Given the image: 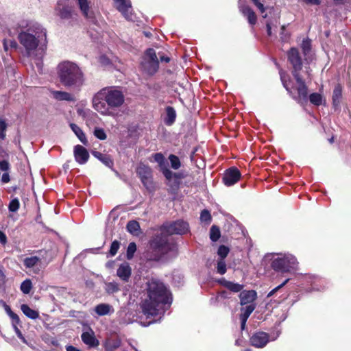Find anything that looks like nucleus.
<instances>
[{
    "label": "nucleus",
    "mask_w": 351,
    "mask_h": 351,
    "mask_svg": "<svg viewBox=\"0 0 351 351\" xmlns=\"http://www.w3.org/2000/svg\"><path fill=\"white\" fill-rule=\"evenodd\" d=\"M189 223L183 220H177L160 228V232L155 234L149 241L147 249L143 254L146 263L167 261L178 254V245L169 241V236L184 234L189 231Z\"/></svg>",
    "instance_id": "nucleus-1"
},
{
    "label": "nucleus",
    "mask_w": 351,
    "mask_h": 351,
    "mask_svg": "<svg viewBox=\"0 0 351 351\" xmlns=\"http://www.w3.org/2000/svg\"><path fill=\"white\" fill-rule=\"evenodd\" d=\"M21 29L18 40L25 49L26 55L38 60L36 65L42 70L43 58L47 48V31L40 23L29 19H21L18 22Z\"/></svg>",
    "instance_id": "nucleus-2"
},
{
    "label": "nucleus",
    "mask_w": 351,
    "mask_h": 351,
    "mask_svg": "<svg viewBox=\"0 0 351 351\" xmlns=\"http://www.w3.org/2000/svg\"><path fill=\"white\" fill-rule=\"evenodd\" d=\"M147 298L141 304L144 315L156 316L165 313L172 303L170 290L160 280L152 278L146 283Z\"/></svg>",
    "instance_id": "nucleus-3"
},
{
    "label": "nucleus",
    "mask_w": 351,
    "mask_h": 351,
    "mask_svg": "<svg viewBox=\"0 0 351 351\" xmlns=\"http://www.w3.org/2000/svg\"><path fill=\"white\" fill-rule=\"evenodd\" d=\"M125 101L123 92L117 87L104 88L93 97V108L102 115L115 117L117 109Z\"/></svg>",
    "instance_id": "nucleus-4"
},
{
    "label": "nucleus",
    "mask_w": 351,
    "mask_h": 351,
    "mask_svg": "<svg viewBox=\"0 0 351 351\" xmlns=\"http://www.w3.org/2000/svg\"><path fill=\"white\" fill-rule=\"evenodd\" d=\"M57 75L61 84L67 88L80 90L84 85V75L73 62L62 61L57 66Z\"/></svg>",
    "instance_id": "nucleus-5"
},
{
    "label": "nucleus",
    "mask_w": 351,
    "mask_h": 351,
    "mask_svg": "<svg viewBox=\"0 0 351 351\" xmlns=\"http://www.w3.org/2000/svg\"><path fill=\"white\" fill-rule=\"evenodd\" d=\"M298 262L296 258L291 254H284L274 258L271 263V267L277 272L287 273L298 269Z\"/></svg>",
    "instance_id": "nucleus-6"
},
{
    "label": "nucleus",
    "mask_w": 351,
    "mask_h": 351,
    "mask_svg": "<svg viewBox=\"0 0 351 351\" xmlns=\"http://www.w3.org/2000/svg\"><path fill=\"white\" fill-rule=\"evenodd\" d=\"M136 173L144 187L149 192H154L156 189L154 181L153 171L150 167L140 162L136 169Z\"/></svg>",
    "instance_id": "nucleus-7"
},
{
    "label": "nucleus",
    "mask_w": 351,
    "mask_h": 351,
    "mask_svg": "<svg viewBox=\"0 0 351 351\" xmlns=\"http://www.w3.org/2000/svg\"><path fill=\"white\" fill-rule=\"evenodd\" d=\"M141 64L143 71L148 75H152L158 71L159 62L154 49L150 48L146 51Z\"/></svg>",
    "instance_id": "nucleus-8"
},
{
    "label": "nucleus",
    "mask_w": 351,
    "mask_h": 351,
    "mask_svg": "<svg viewBox=\"0 0 351 351\" xmlns=\"http://www.w3.org/2000/svg\"><path fill=\"white\" fill-rule=\"evenodd\" d=\"M287 59L292 66V74L293 76L299 75L302 71L303 64H307L303 62L298 49L295 47L291 48L287 52Z\"/></svg>",
    "instance_id": "nucleus-9"
},
{
    "label": "nucleus",
    "mask_w": 351,
    "mask_h": 351,
    "mask_svg": "<svg viewBox=\"0 0 351 351\" xmlns=\"http://www.w3.org/2000/svg\"><path fill=\"white\" fill-rule=\"evenodd\" d=\"M241 173L238 168L232 167L226 169L223 173L222 181L227 186H230L236 184L241 178Z\"/></svg>",
    "instance_id": "nucleus-10"
},
{
    "label": "nucleus",
    "mask_w": 351,
    "mask_h": 351,
    "mask_svg": "<svg viewBox=\"0 0 351 351\" xmlns=\"http://www.w3.org/2000/svg\"><path fill=\"white\" fill-rule=\"evenodd\" d=\"M114 7L128 21H133L132 3L130 0H113Z\"/></svg>",
    "instance_id": "nucleus-11"
},
{
    "label": "nucleus",
    "mask_w": 351,
    "mask_h": 351,
    "mask_svg": "<svg viewBox=\"0 0 351 351\" xmlns=\"http://www.w3.org/2000/svg\"><path fill=\"white\" fill-rule=\"evenodd\" d=\"M269 341V335L265 332L258 331L250 338V344L257 348H264Z\"/></svg>",
    "instance_id": "nucleus-12"
},
{
    "label": "nucleus",
    "mask_w": 351,
    "mask_h": 351,
    "mask_svg": "<svg viewBox=\"0 0 351 351\" xmlns=\"http://www.w3.org/2000/svg\"><path fill=\"white\" fill-rule=\"evenodd\" d=\"M296 80L298 84L297 91H298V97H295V99L298 100V102L306 101H307V95H308V88L305 84L304 81L302 79L301 75L293 76Z\"/></svg>",
    "instance_id": "nucleus-13"
},
{
    "label": "nucleus",
    "mask_w": 351,
    "mask_h": 351,
    "mask_svg": "<svg viewBox=\"0 0 351 351\" xmlns=\"http://www.w3.org/2000/svg\"><path fill=\"white\" fill-rule=\"evenodd\" d=\"M163 175L167 180L166 184L169 186V193L176 194L180 189L181 182L172 178L173 172L170 169H165Z\"/></svg>",
    "instance_id": "nucleus-14"
},
{
    "label": "nucleus",
    "mask_w": 351,
    "mask_h": 351,
    "mask_svg": "<svg viewBox=\"0 0 351 351\" xmlns=\"http://www.w3.org/2000/svg\"><path fill=\"white\" fill-rule=\"evenodd\" d=\"M239 8L242 14L247 17L250 25H254L256 23V16L254 12L243 1H239Z\"/></svg>",
    "instance_id": "nucleus-15"
},
{
    "label": "nucleus",
    "mask_w": 351,
    "mask_h": 351,
    "mask_svg": "<svg viewBox=\"0 0 351 351\" xmlns=\"http://www.w3.org/2000/svg\"><path fill=\"white\" fill-rule=\"evenodd\" d=\"M239 298L241 306L255 304L254 301L257 298V293L254 290H244L240 293Z\"/></svg>",
    "instance_id": "nucleus-16"
},
{
    "label": "nucleus",
    "mask_w": 351,
    "mask_h": 351,
    "mask_svg": "<svg viewBox=\"0 0 351 351\" xmlns=\"http://www.w3.org/2000/svg\"><path fill=\"white\" fill-rule=\"evenodd\" d=\"M132 274V269L129 263L125 262L121 263L117 270V275L124 282H128Z\"/></svg>",
    "instance_id": "nucleus-17"
},
{
    "label": "nucleus",
    "mask_w": 351,
    "mask_h": 351,
    "mask_svg": "<svg viewBox=\"0 0 351 351\" xmlns=\"http://www.w3.org/2000/svg\"><path fill=\"white\" fill-rule=\"evenodd\" d=\"M50 93L51 97L57 101H75V96L69 92L52 90Z\"/></svg>",
    "instance_id": "nucleus-18"
},
{
    "label": "nucleus",
    "mask_w": 351,
    "mask_h": 351,
    "mask_svg": "<svg viewBox=\"0 0 351 351\" xmlns=\"http://www.w3.org/2000/svg\"><path fill=\"white\" fill-rule=\"evenodd\" d=\"M81 338L82 341L90 348H97L99 345V341L95 337L93 332H84Z\"/></svg>",
    "instance_id": "nucleus-19"
},
{
    "label": "nucleus",
    "mask_w": 351,
    "mask_h": 351,
    "mask_svg": "<svg viewBox=\"0 0 351 351\" xmlns=\"http://www.w3.org/2000/svg\"><path fill=\"white\" fill-rule=\"evenodd\" d=\"M301 49L304 57V61L309 64L313 60L311 40L309 39H304L301 44Z\"/></svg>",
    "instance_id": "nucleus-20"
},
{
    "label": "nucleus",
    "mask_w": 351,
    "mask_h": 351,
    "mask_svg": "<svg viewBox=\"0 0 351 351\" xmlns=\"http://www.w3.org/2000/svg\"><path fill=\"white\" fill-rule=\"evenodd\" d=\"M58 15L62 19H69L71 17V9L69 5H63L58 1L56 8Z\"/></svg>",
    "instance_id": "nucleus-21"
},
{
    "label": "nucleus",
    "mask_w": 351,
    "mask_h": 351,
    "mask_svg": "<svg viewBox=\"0 0 351 351\" xmlns=\"http://www.w3.org/2000/svg\"><path fill=\"white\" fill-rule=\"evenodd\" d=\"M219 282L221 285H223L224 287L227 288L228 290H230V291L234 292V293H238V292L241 293L242 289L244 287V286L243 285L233 282L231 281H228L224 278L219 280Z\"/></svg>",
    "instance_id": "nucleus-22"
},
{
    "label": "nucleus",
    "mask_w": 351,
    "mask_h": 351,
    "mask_svg": "<svg viewBox=\"0 0 351 351\" xmlns=\"http://www.w3.org/2000/svg\"><path fill=\"white\" fill-rule=\"evenodd\" d=\"M128 232L134 236H138L141 233L139 223L136 220L129 221L126 226Z\"/></svg>",
    "instance_id": "nucleus-23"
},
{
    "label": "nucleus",
    "mask_w": 351,
    "mask_h": 351,
    "mask_svg": "<svg viewBox=\"0 0 351 351\" xmlns=\"http://www.w3.org/2000/svg\"><path fill=\"white\" fill-rule=\"evenodd\" d=\"M121 346V341L119 339H108L104 343L106 351H116Z\"/></svg>",
    "instance_id": "nucleus-24"
},
{
    "label": "nucleus",
    "mask_w": 351,
    "mask_h": 351,
    "mask_svg": "<svg viewBox=\"0 0 351 351\" xmlns=\"http://www.w3.org/2000/svg\"><path fill=\"white\" fill-rule=\"evenodd\" d=\"M40 263L41 258L36 256L26 257L23 260V265L25 268H34L38 265H40Z\"/></svg>",
    "instance_id": "nucleus-25"
},
{
    "label": "nucleus",
    "mask_w": 351,
    "mask_h": 351,
    "mask_svg": "<svg viewBox=\"0 0 351 351\" xmlns=\"http://www.w3.org/2000/svg\"><path fill=\"white\" fill-rule=\"evenodd\" d=\"M77 3L79 8L83 14V16L86 18L90 17V0H77Z\"/></svg>",
    "instance_id": "nucleus-26"
},
{
    "label": "nucleus",
    "mask_w": 351,
    "mask_h": 351,
    "mask_svg": "<svg viewBox=\"0 0 351 351\" xmlns=\"http://www.w3.org/2000/svg\"><path fill=\"white\" fill-rule=\"evenodd\" d=\"M176 117V112L174 108L171 106H168L166 108V117L165 119V123L167 125H172Z\"/></svg>",
    "instance_id": "nucleus-27"
},
{
    "label": "nucleus",
    "mask_w": 351,
    "mask_h": 351,
    "mask_svg": "<svg viewBox=\"0 0 351 351\" xmlns=\"http://www.w3.org/2000/svg\"><path fill=\"white\" fill-rule=\"evenodd\" d=\"M150 161H155L158 162L160 170L164 174L165 169H169L167 168V162L166 161V159L165 158V155H154L153 156V160L152 158L149 159Z\"/></svg>",
    "instance_id": "nucleus-28"
},
{
    "label": "nucleus",
    "mask_w": 351,
    "mask_h": 351,
    "mask_svg": "<svg viewBox=\"0 0 351 351\" xmlns=\"http://www.w3.org/2000/svg\"><path fill=\"white\" fill-rule=\"evenodd\" d=\"M21 308L25 315L30 319H36L39 317L38 312L31 308L27 304H22Z\"/></svg>",
    "instance_id": "nucleus-29"
},
{
    "label": "nucleus",
    "mask_w": 351,
    "mask_h": 351,
    "mask_svg": "<svg viewBox=\"0 0 351 351\" xmlns=\"http://www.w3.org/2000/svg\"><path fill=\"white\" fill-rule=\"evenodd\" d=\"M342 96V88L339 84L335 86L332 93V103L335 107H337Z\"/></svg>",
    "instance_id": "nucleus-30"
},
{
    "label": "nucleus",
    "mask_w": 351,
    "mask_h": 351,
    "mask_svg": "<svg viewBox=\"0 0 351 351\" xmlns=\"http://www.w3.org/2000/svg\"><path fill=\"white\" fill-rule=\"evenodd\" d=\"M112 306L108 304H99L95 306V313L100 316H104L109 314Z\"/></svg>",
    "instance_id": "nucleus-31"
},
{
    "label": "nucleus",
    "mask_w": 351,
    "mask_h": 351,
    "mask_svg": "<svg viewBox=\"0 0 351 351\" xmlns=\"http://www.w3.org/2000/svg\"><path fill=\"white\" fill-rule=\"evenodd\" d=\"M70 128L82 143H84L86 141L84 133L78 125L75 123H71Z\"/></svg>",
    "instance_id": "nucleus-32"
},
{
    "label": "nucleus",
    "mask_w": 351,
    "mask_h": 351,
    "mask_svg": "<svg viewBox=\"0 0 351 351\" xmlns=\"http://www.w3.org/2000/svg\"><path fill=\"white\" fill-rule=\"evenodd\" d=\"M256 304H250L247 305L245 307H242L241 308V313L240 315V317L247 318L248 319L250 315L252 314V313L254 311L256 308Z\"/></svg>",
    "instance_id": "nucleus-33"
},
{
    "label": "nucleus",
    "mask_w": 351,
    "mask_h": 351,
    "mask_svg": "<svg viewBox=\"0 0 351 351\" xmlns=\"http://www.w3.org/2000/svg\"><path fill=\"white\" fill-rule=\"evenodd\" d=\"M221 237L219 228L216 225H213L210 230V239L212 241H217Z\"/></svg>",
    "instance_id": "nucleus-34"
},
{
    "label": "nucleus",
    "mask_w": 351,
    "mask_h": 351,
    "mask_svg": "<svg viewBox=\"0 0 351 351\" xmlns=\"http://www.w3.org/2000/svg\"><path fill=\"white\" fill-rule=\"evenodd\" d=\"M120 245L121 243L119 241H113L110 245L108 252L106 254L107 257H112L115 256L120 247Z\"/></svg>",
    "instance_id": "nucleus-35"
},
{
    "label": "nucleus",
    "mask_w": 351,
    "mask_h": 351,
    "mask_svg": "<svg viewBox=\"0 0 351 351\" xmlns=\"http://www.w3.org/2000/svg\"><path fill=\"white\" fill-rule=\"evenodd\" d=\"M98 158L101 162H103L106 167L112 168L113 167V161L110 158V155H94Z\"/></svg>",
    "instance_id": "nucleus-36"
},
{
    "label": "nucleus",
    "mask_w": 351,
    "mask_h": 351,
    "mask_svg": "<svg viewBox=\"0 0 351 351\" xmlns=\"http://www.w3.org/2000/svg\"><path fill=\"white\" fill-rule=\"evenodd\" d=\"M21 291L25 293L28 294L32 289V283L31 280L26 279L21 285Z\"/></svg>",
    "instance_id": "nucleus-37"
},
{
    "label": "nucleus",
    "mask_w": 351,
    "mask_h": 351,
    "mask_svg": "<svg viewBox=\"0 0 351 351\" xmlns=\"http://www.w3.org/2000/svg\"><path fill=\"white\" fill-rule=\"evenodd\" d=\"M309 100L312 104L320 106L322 104V96L319 93H312L309 95Z\"/></svg>",
    "instance_id": "nucleus-38"
},
{
    "label": "nucleus",
    "mask_w": 351,
    "mask_h": 351,
    "mask_svg": "<svg viewBox=\"0 0 351 351\" xmlns=\"http://www.w3.org/2000/svg\"><path fill=\"white\" fill-rule=\"evenodd\" d=\"M200 220L202 222L205 223L206 224H210L212 221V216L207 209H204L202 210L200 214Z\"/></svg>",
    "instance_id": "nucleus-39"
},
{
    "label": "nucleus",
    "mask_w": 351,
    "mask_h": 351,
    "mask_svg": "<svg viewBox=\"0 0 351 351\" xmlns=\"http://www.w3.org/2000/svg\"><path fill=\"white\" fill-rule=\"evenodd\" d=\"M119 290V285L115 282H110L106 285V291L109 294L117 293Z\"/></svg>",
    "instance_id": "nucleus-40"
},
{
    "label": "nucleus",
    "mask_w": 351,
    "mask_h": 351,
    "mask_svg": "<svg viewBox=\"0 0 351 351\" xmlns=\"http://www.w3.org/2000/svg\"><path fill=\"white\" fill-rule=\"evenodd\" d=\"M136 250V245L134 242L129 243L127 248L126 256L128 260L132 259L134 257V254Z\"/></svg>",
    "instance_id": "nucleus-41"
},
{
    "label": "nucleus",
    "mask_w": 351,
    "mask_h": 351,
    "mask_svg": "<svg viewBox=\"0 0 351 351\" xmlns=\"http://www.w3.org/2000/svg\"><path fill=\"white\" fill-rule=\"evenodd\" d=\"M230 252L229 248L223 245H221L219 247L217 250V254L219 255V259L224 260L225 258L228 256Z\"/></svg>",
    "instance_id": "nucleus-42"
},
{
    "label": "nucleus",
    "mask_w": 351,
    "mask_h": 351,
    "mask_svg": "<svg viewBox=\"0 0 351 351\" xmlns=\"http://www.w3.org/2000/svg\"><path fill=\"white\" fill-rule=\"evenodd\" d=\"M227 271L225 260L218 259L217 265V272L221 275L224 274Z\"/></svg>",
    "instance_id": "nucleus-43"
},
{
    "label": "nucleus",
    "mask_w": 351,
    "mask_h": 351,
    "mask_svg": "<svg viewBox=\"0 0 351 351\" xmlns=\"http://www.w3.org/2000/svg\"><path fill=\"white\" fill-rule=\"evenodd\" d=\"M169 159L171 162V166L174 169H178L180 167V161L176 155H169Z\"/></svg>",
    "instance_id": "nucleus-44"
},
{
    "label": "nucleus",
    "mask_w": 351,
    "mask_h": 351,
    "mask_svg": "<svg viewBox=\"0 0 351 351\" xmlns=\"http://www.w3.org/2000/svg\"><path fill=\"white\" fill-rule=\"evenodd\" d=\"M8 125L5 121L3 119L0 118V139L4 140L5 138V131L7 129Z\"/></svg>",
    "instance_id": "nucleus-45"
},
{
    "label": "nucleus",
    "mask_w": 351,
    "mask_h": 351,
    "mask_svg": "<svg viewBox=\"0 0 351 351\" xmlns=\"http://www.w3.org/2000/svg\"><path fill=\"white\" fill-rule=\"evenodd\" d=\"M19 206L20 202L17 198H15L10 201L8 209L10 212H16L19 210Z\"/></svg>",
    "instance_id": "nucleus-46"
},
{
    "label": "nucleus",
    "mask_w": 351,
    "mask_h": 351,
    "mask_svg": "<svg viewBox=\"0 0 351 351\" xmlns=\"http://www.w3.org/2000/svg\"><path fill=\"white\" fill-rule=\"evenodd\" d=\"M94 134L97 138L100 140H105L106 138V134L104 130L102 128H96L94 130Z\"/></svg>",
    "instance_id": "nucleus-47"
},
{
    "label": "nucleus",
    "mask_w": 351,
    "mask_h": 351,
    "mask_svg": "<svg viewBox=\"0 0 351 351\" xmlns=\"http://www.w3.org/2000/svg\"><path fill=\"white\" fill-rule=\"evenodd\" d=\"M17 43L13 40H3V48L5 51H8L10 48H16Z\"/></svg>",
    "instance_id": "nucleus-48"
},
{
    "label": "nucleus",
    "mask_w": 351,
    "mask_h": 351,
    "mask_svg": "<svg viewBox=\"0 0 351 351\" xmlns=\"http://www.w3.org/2000/svg\"><path fill=\"white\" fill-rule=\"evenodd\" d=\"M89 156L90 155H74V157L77 162L83 165L88 161Z\"/></svg>",
    "instance_id": "nucleus-49"
},
{
    "label": "nucleus",
    "mask_w": 351,
    "mask_h": 351,
    "mask_svg": "<svg viewBox=\"0 0 351 351\" xmlns=\"http://www.w3.org/2000/svg\"><path fill=\"white\" fill-rule=\"evenodd\" d=\"M289 281V279L285 280L282 283H281L280 285L277 286L276 288L273 289L269 293L268 297L272 296L278 289L284 287L287 282Z\"/></svg>",
    "instance_id": "nucleus-50"
},
{
    "label": "nucleus",
    "mask_w": 351,
    "mask_h": 351,
    "mask_svg": "<svg viewBox=\"0 0 351 351\" xmlns=\"http://www.w3.org/2000/svg\"><path fill=\"white\" fill-rule=\"evenodd\" d=\"M10 317L12 319L13 326H17L20 324V319L17 314L13 313L10 315Z\"/></svg>",
    "instance_id": "nucleus-51"
},
{
    "label": "nucleus",
    "mask_w": 351,
    "mask_h": 351,
    "mask_svg": "<svg viewBox=\"0 0 351 351\" xmlns=\"http://www.w3.org/2000/svg\"><path fill=\"white\" fill-rule=\"evenodd\" d=\"M280 79L283 84L284 87L287 89V91L290 92L289 84L287 82V80H285V73L282 71H280Z\"/></svg>",
    "instance_id": "nucleus-52"
},
{
    "label": "nucleus",
    "mask_w": 351,
    "mask_h": 351,
    "mask_svg": "<svg viewBox=\"0 0 351 351\" xmlns=\"http://www.w3.org/2000/svg\"><path fill=\"white\" fill-rule=\"evenodd\" d=\"M0 243L5 246L8 243V237L6 234L1 230H0Z\"/></svg>",
    "instance_id": "nucleus-53"
},
{
    "label": "nucleus",
    "mask_w": 351,
    "mask_h": 351,
    "mask_svg": "<svg viewBox=\"0 0 351 351\" xmlns=\"http://www.w3.org/2000/svg\"><path fill=\"white\" fill-rule=\"evenodd\" d=\"M73 154H87L86 150L82 145H76L74 147V153Z\"/></svg>",
    "instance_id": "nucleus-54"
},
{
    "label": "nucleus",
    "mask_w": 351,
    "mask_h": 351,
    "mask_svg": "<svg viewBox=\"0 0 351 351\" xmlns=\"http://www.w3.org/2000/svg\"><path fill=\"white\" fill-rule=\"evenodd\" d=\"M184 178V176L182 173H173L172 178L181 182V180Z\"/></svg>",
    "instance_id": "nucleus-55"
},
{
    "label": "nucleus",
    "mask_w": 351,
    "mask_h": 351,
    "mask_svg": "<svg viewBox=\"0 0 351 351\" xmlns=\"http://www.w3.org/2000/svg\"><path fill=\"white\" fill-rule=\"evenodd\" d=\"M14 330L18 336L19 338H20L21 339H23L24 340V337L21 332V331L18 328L17 326H14Z\"/></svg>",
    "instance_id": "nucleus-56"
},
{
    "label": "nucleus",
    "mask_w": 351,
    "mask_h": 351,
    "mask_svg": "<svg viewBox=\"0 0 351 351\" xmlns=\"http://www.w3.org/2000/svg\"><path fill=\"white\" fill-rule=\"evenodd\" d=\"M239 318H240V320H241V329L242 330H243L245 328V325H246V322H247V318H245L244 317H240L239 316Z\"/></svg>",
    "instance_id": "nucleus-57"
},
{
    "label": "nucleus",
    "mask_w": 351,
    "mask_h": 351,
    "mask_svg": "<svg viewBox=\"0 0 351 351\" xmlns=\"http://www.w3.org/2000/svg\"><path fill=\"white\" fill-rule=\"evenodd\" d=\"M304 2L308 4L311 5H319V0H302Z\"/></svg>",
    "instance_id": "nucleus-58"
},
{
    "label": "nucleus",
    "mask_w": 351,
    "mask_h": 351,
    "mask_svg": "<svg viewBox=\"0 0 351 351\" xmlns=\"http://www.w3.org/2000/svg\"><path fill=\"white\" fill-rule=\"evenodd\" d=\"M66 351H82L81 350L78 349L77 348L69 345L66 346Z\"/></svg>",
    "instance_id": "nucleus-59"
},
{
    "label": "nucleus",
    "mask_w": 351,
    "mask_h": 351,
    "mask_svg": "<svg viewBox=\"0 0 351 351\" xmlns=\"http://www.w3.org/2000/svg\"><path fill=\"white\" fill-rule=\"evenodd\" d=\"M100 62L104 64H110V60L105 56H101L100 57Z\"/></svg>",
    "instance_id": "nucleus-60"
},
{
    "label": "nucleus",
    "mask_w": 351,
    "mask_h": 351,
    "mask_svg": "<svg viewBox=\"0 0 351 351\" xmlns=\"http://www.w3.org/2000/svg\"><path fill=\"white\" fill-rule=\"evenodd\" d=\"M256 6L259 9V10L261 11V13H263L265 12V7H264V5L261 3L260 1L258 2V3L257 5H256Z\"/></svg>",
    "instance_id": "nucleus-61"
},
{
    "label": "nucleus",
    "mask_w": 351,
    "mask_h": 351,
    "mask_svg": "<svg viewBox=\"0 0 351 351\" xmlns=\"http://www.w3.org/2000/svg\"><path fill=\"white\" fill-rule=\"evenodd\" d=\"M5 276L4 275L3 271L0 269V284L4 283Z\"/></svg>",
    "instance_id": "nucleus-62"
},
{
    "label": "nucleus",
    "mask_w": 351,
    "mask_h": 351,
    "mask_svg": "<svg viewBox=\"0 0 351 351\" xmlns=\"http://www.w3.org/2000/svg\"><path fill=\"white\" fill-rule=\"evenodd\" d=\"M266 26H267V34H268V36H271V26L270 23L267 22L266 24Z\"/></svg>",
    "instance_id": "nucleus-63"
},
{
    "label": "nucleus",
    "mask_w": 351,
    "mask_h": 351,
    "mask_svg": "<svg viewBox=\"0 0 351 351\" xmlns=\"http://www.w3.org/2000/svg\"><path fill=\"white\" fill-rule=\"evenodd\" d=\"M5 310L7 313V314L10 316L11 314H12L14 312L12 311L11 308L8 305H5Z\"/></svg>",
    "instance_id": "nucleus-64"
}]
</instances>
